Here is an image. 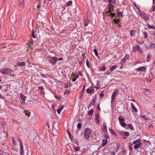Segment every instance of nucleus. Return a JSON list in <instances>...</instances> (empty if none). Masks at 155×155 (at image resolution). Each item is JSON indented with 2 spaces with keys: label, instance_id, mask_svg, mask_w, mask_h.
Listing matches in <instances>:
<instances>
[{
  "label": "nucleus",
  "instance_id": "61",
  "mask_svg": "<svg viewBox=\"0 0 155 155\" xmlns=\"http://www.w3.org/2000/svg\"><path fill=\"white\" fill-rule=\"evenodd\" d=\"M129 148L130 150H131L132 149V147L131 146H129Z\"/></svg>",
  "mask_w": 155,
  "mask_h": 155
},
{
  "label": "nucleus",
  "instance_id": "9",
  "mask_svg": "<svg viewBox=\"0 0 155 155\" xmlns=\"http://www.w3.org/2000/svg\"><path fill=\"white\" fill-rule=\"evenodd\" d=\"M138 71H144L145 72L146 71V68L144 67H141L137 68V69Z\"/></svg>",
  "mask_w": 155,
  "mask_h": 155
},
{
  "label": "nucleus",
  "instance_id": "58",
  "mask_svg": "<svg viewBox=\"0 0 155 155\" xmlns=\"http://www.w3.org/2000/svg\"><path fill=\"white\" fill-rule=\"evenodd\" d=\"M152 11L154 12L155 11V6H153L152 7Z\"/></svg>",
  "mask_w": 155,
  "mask_h": 155
},
{
  "label": "nucleus",
  "instance_id": "51",
  "mask_svg": "<svg viewBox=\"0 0 155 155\" xmlns=\"http://www.w3.org/2000/svg\"><path fill=\"white\" fill-rule=\"evenodd\" d=\"M100 87V85L99 84L97 83V85L95 87L97 89H99Z\"/></svg>",
  "mask_w": 155,
  "mask_h": 155
},
{
  "label": "nucleus",
  "instance_id": "47",
  "mask_svg": "<svg viewBox=\"0 0 155 155\" xmlns=\"http://www.w3.org/2000/svg\"><path fill=\"white\" fill-rule=\"evenodd\" d=\"M106 69V67L105 66H104L101 68V70L102 71H105Z\"/></svg>",
  "mask_w": 155,
  "mask_h": 155
},
{
  "label": "nucleus",
  "instance_id": "52",
  "mask_svg": "<svg viewBox=\"0 0 155 155\" xmlns=\"http://www.w3.org/2000/svg\"><path fill=\"white\" fill-rule=\"evenodd\" d=\"M128 100L130 101H132L134 102H135V101L133 99H131V98H130L129 97H128Z\"/></svg>",
  "mask_w": 155,
  "mask_h": 155
},
{
  "label": "nucleus",
  "instance_id": "29",
  "mask_svg": "<svg viewBox=\"0 0 155 155\" xmlns=\"http://www.w3.org/2000/svg\"><path fill=\"white\" fill-rule=\"evenodd\" d=\"M25 114L26 116L29 117L30 115V112L29 111L26 110L25 112Z\"/></svg>",
  "mask_w": 155,
  "mask_h": 155
},
{
  "label": "nucleus",
  "instance_id": "2",
  "mask_svg": "<svg viewBox=\"0 0 155 155\" xmlns=\"http://www.w3.org/2000/svg\"><path fill=\"white\" fill-rule=\"evenodd\" d=\"M140 139H138L136 140H134L132 142L133 144H135L134 146V148L135 149H137L139 148L141 145L142 143L140 142Z\"/></svg>",
  "mask_w": 155,
  "mask_h": 155
},
{
  "label": "nucleus",
  "instance_id": "42",
  "mask_svg": "<svg viewBox=\"0 0 155 155\" xmlns=\"http://www.w3.org/2000/svg\"><path fill=\"white\" fill-rule=\"evenodd\" d=\"M70 92V91L68 90H67L64 92V94H66L67 93H69Z\"/></svg>",
  "mask_w": 155,
  "mask_h": 155
},
{
  "label": "nucleus",
  "instance_id": "21",
  "mask_svg": "<svg viewBox=\"0 0 155 155\" xmlns=\"http://www.w3.org/2000/svg\"><path fill=\"white\" fill-rule=\"evenodd\" d=\"M72 4V1H69L66 4L65 6L67 7L71 6Z\"/></svg>",
  "mask_w": 155,
  "mask_h": 155
},
{
  "label": "nucleus",
  "instance_id": "13",
  "mask_svg": "<svg viewBox=\"0 0 155 155\" xmlns=\"http://www.w3.org/2000/svg\"><path fill=\"white\" fill-rule=\"evenodd\" d=\"M127 129H130L131 130H134L133 125L132 124H127Z\"/></svg>",
  "mask_w": 155,
  "mask_h": 155
},
{
  "label": "nucleus",
  "instance_id": "31",
  "mask_svg": "<svg viewBox=\"0 0 155 155\" xmlns=\"http://www.w3.org/2000/svg\"><path fill=\"white\" fill-rule=\"evenodd\" d=\"M109 131L112 134L114 135H115V133L113 129H109Z\"/></svg>",
  "mask_w": 155,
  "mask_h": 155
},
{
  "label": "nucleus",
  "instance_id": "23",
  "mask_svg": "<svg viewBox=\"0 0 155 155\" xmlns=\"http://www.w3.org/2000/svg\"><path fill=\"white\" fill-rule=\"evenodd\" d=\"M20 97L22 101H23L24 102H25L26 100V97L24 96L23 95L21 94Z\"/></svg>",
  "mask_w": 155,
  "mask_h": 155
},
{
  "label": "nucleus",
  "instance_id": "49",
  "mask_svg": "<svg viewBox=\"0 0 155 155\" xmlns=\"http://www.w3.org/2000/svg\"><path fill=\"white\" fill-rule=\"evenodd\" d=\"M33 41L32 40H30L29 43L28 44V45H29V46H30V45H31L32 43H33Z\"/></svg>",
  "mask_w": 155,
  "mask_h": 155
},
{
  "label": "nucleus",
  "instance_id": "41",
  "mask_svg": "<svg viewBox=\"0 0 155 155\" xmlns=\"http://www.w3.org/2000/svg\"><path fill=\"white\" fill-rule=\"evenodd\" d=\"M123 127H125L126 126V124L125 122H122L120 124Z\"/></svg>",
  "mask_w": 155,
  "mask_h": 155
},
{
  "label": "nucleus",
  "instance_id": "5",
  "mask_svg": "<svg viewBox=\"0 0 155 155\" xmlns=\"http://www.w3.org/2000/svg\"><path fill=\"white\" fill-rule=\"evenodd\" d=\"M137 51L140 54H142L143 53L142 49L140 48L139 45H136L133 48V51L135 52Z\"/></svg>",
  "mask_w": 155,
  "mask_h": 155
},
{
  "label": "nucleus",
  "instance_id": "37",
  "mask_svg": "<svg viewBox=\"0 0 155 155\" xmlns=\"http://www.w3.org/2000/svg\"><path fill=\"white\" fill-rule=\"evenodd\" d=\"M83 95V92L82 91L80 93L79 98L80 99H81V98L82 97V96Z\"/></svg>",
  "mask_w": 155,
  "mask_h": 155
},
{
  "label": "nucleus",
  "instance_id": "50",
  "mask_svg": "<svg viewBox=\"0 0 155 155\" xmlns=\"http://www.w3.org/2000/svg\"><path fill=\"white\" fill-rule=\"evenodd\" d=\"M32 37L33 38H35V36L34 33L33 31H32Z\"/></svg>",
  "mask_w": 155,
  "mask_h": 155
},
{
  "label": "nucleus",
  "instance_id": "33",
  "mask_svg": "<svg viewBox=\"0 0 155 155\" xmlns=\"http://www.w3.org/2000/svg\"><path fill=\"white\" fill-rule=\"evenodd\" d=\"M117 150L116 149H114V150L113 151L111 152V153L112 155H114L115 154V153L117 152Z\"/></svg>",
  "mask_w": 155,
  "mask_h": 155
},
{
  "label": "nucleus",
  "instance_id": "60",
  "mask_svg": "<svg viewBox=\"0 0 155 155\" xmlns=\"http://www.w3.org/2000/svg\"><path fill=\"white\" fill-rule=\"evenodd\" d=\"M12 143L13 144H14V145H15V141H14V138L13 137H12Z\"/></svg>",
  "mask_w": 155,
  "mask_h": 155
},
{
  "label": "nucleus",
  "instance_id": "14",
  "mask_svg": "<svg viewBox=\"0 0 155 155\" xmlns=\"http://www.w3.org/2000/svg\"><path fill=\"white\" fill-rule=\"evenodd\" d=\"M117 93H118L116 91H115L113 93L112 97H111V99H112L111 101V103L112 102H113V101L114 100L115 98V97L116 96V95Z\"/></svg>",
  "mask_w": 155,
  "mask_h": 155
},
{
  "label": "nucleus",
  "instance_id": "11",
  "mask_svg": "<svg viewBox=\"0 0 155 155\" xmlns=\"http://www.w3.org/2000/svg\"><path fill=\"white\" fill-rule=\"evenodd\" d=\"M17 140L20 143V152H23V144L21 143V140L20 139L18 138Z\"/></svg>",
  "mask_w": 155,
  "mask_h": 155
},
{
  "label": "nucleus",
  "instance_id": "16",
  "mask_svg": "<svg viewBox=\"0 0 155 155\" xmlns=\"http://www.w3.org/2000/svg\"><path fill=\"white\" fill-rule=\"evenodd\" d=\"M107 139H103V140H102V147H104V146H105L107 143Z\"/></svg>",
  "mask_w": 155,
  "mask_h": 155
},
{
  "label": "nucleus",
  "instance_id": "19",
  "mask_svg": "<svg viewBox=\"0 0 155 155\" xmlns=\"http://www.w3.org/2000/svg\"><path fill=\"white\" fill-rule=\"evenodd\" d=\"M150 49H153L155 47V44L153 43H150L149 44Z\"/></svg>",
  "mask_w": 155,
  "mask_h": 155
},
{
  "label": "nucleus",
  "instance_id": "62",
  "mask_svg": "<svg viewBox=\"0 0 155 155\" xmlns=\"http://www.w3.org/2000/svg\"><path fill=\"white\" fill-rule=\"evenodd\" d=\"M85 86H84L82 88V91L83 92H84L85 90Z\"/></svg>",
  "mask_w": 155,
  "mask_h": 155
},
{
  "label": "nucleus",
  "instance_id": "32",
  "mask_svg": "<svg viewBox=\"0 0 155 155\" xmlns=\"http://www.w3.org/2000/svg\"><path fill=\"white\" fill-rule=\"evenodd\" d=\"M93 111H94V110H93L91 109L88 112V114L89 115H91L93 113Z\"/></svg>",
  "mask_w": 155,
  "mask_h": 155
},
{
  "label": "nucleus",
  "instance_id": "12",
  "mask_svg": "<svg viewBox=\"0 0 155 155\" xmlns=\"http://www.w3.org/2000/svg\"><path fill=\"white\" fill-rule=\"evenodd\" d=\"M103 132L104 133H106L107 132V127L106 124L104 122L103 124Z\"/></svg>",
  "mask_w": 155,
  "mask_h": 155
},
{
  "label": "nucleus",
  "instance_id": "26",
  "mask_svg": "<svg viewBox=\"0 0 155 155\" xmlns=\"http://www.w3.org/2000/svg\"><path fill=\"white\" fill-rule=\"evenodd\" d=\"M151 55L149 54H148L147 56V61L149 62L150 61L149 59L151 57Z\"/></svg>",
  "mask_w": 155,
  "mask_h": 155
},
{
  "label": "nucleus",
  "instance_id": "34",
  "mask_svg": "<svg viewBox=\"0 0 155 155\" xmlns=\"http://www.w3.org/2000/svg\"><path fill=\"white\" fill-rule=\"evenodd\" d=\"M114 22L116 24H117L120 21V20L118 18L115 19L113 20Z\"/></svg>",
  "mask_w": 155,
  "mask_h": 155
},
{
  "label": "nucleus",
  "instance_id": "25",
  "mask_svg": "<svg viewBox=\"0 0 155 155\" xmlns=\"http://www.w3.org/2000/svg\"><path fill=\"white\" fill-rule=\"evenodd\" d=\"M89 23V20L87 19L85 20L84 21V24L85 27H86Z\"/></svg>",
  "mask_w": 155,
  "mask_h": 155
},
{
  "label": "nucleus",
  "instance_id": "8",
  "mask_svg": "<svg viewBox=\"0 0 155 155\" xmlns=\"http://www.w3.org/2000/svg\"><path fill=\"white\" fill-rule=\"evenodd\" d=\"M51 62L53 64H55L57 61V58L56 57H51Z\"/></svg>",
  "mask_w": 155,
  "mask_h": 155
},
{
  "label": "nucleus",
  "instance_id": "56",
  "mask_svg": "<svg viewBox=\"0 0 155 155\" xmlns=\"http://www.w3.org/2000/svg\"><path fill=\"white\" fill-rule=\"evenodd\" d=\"M38 89H40L42 91H43V88L42 86H39L38 87Z\"/></svg>",
  "mask_w": 155,
  "mask_h": 155
},
{
  "label": "nucleus",
  "instance_id": "18",
  "mask_svg": "<svg viewBox=\"0 0 155 155\" xmlns=\"http://www.w3.org/2000/svg\"><path fill=\"white\" fill-rule=\"evenodd\" d=\"M131 107L132 109V110L134 111L135 112H137V110L136 109V108L134 106L133 104L132 103H131Z\"/></svg>",
  "mask_w": 155,
  "mask_h": 155
},
{
  "label": "nucleus",
  "instance_id": "28",
  "mask_svg": "<svg viewBox=\"0 0 155 155\" xmlns=\"http://www.w3.org/2000/svg\"><path fill=\"white\" fill-rule=\"evenodd\" d=\"M135 31L134 30H132L130 32V35L131 37L134 36Z\"/></svg>",
  "mask_w": 155,
  "mask_h": 155
},
{
  "label": "nucleus",
  "instance_id": "1",
  "mask_svg": "<svg viewBox=\"0 0 155 155\" xmlns=\"http://www.w3.org/2000/svg\"><path fill=\"white\" fill-rule=\"evenodd\" d=\"M138 12L140 16L146 21H148L150 20V17L149 15L146 14L143 12H142L140 11H138Z\"/></svg>",
  "mask_w": 155,
  "mask_h": 155
},
{
  "label": "nucleus",
  "instance_id": "7",
  "mask_svg": "<svg viewBox=\"0 0 155 155\" xmlns=\"http://www.w3.org/2000/svg\"><path fill=\"white\" fill-rule=\"evenodd\" d=\"M113 5L112 4L110 3L109 5V11L108 12H106V14H108L112 12L113 11Z\"/></svg>",
  "mask_w": 155,
  "mask_h": 155
},
{
  "label": "nucleus",
  "instance_id": "39",
  "mask_svg": "<svg viewBox=\"0 0 155 155\" xmlns=\"http://www.w3.org/2000/svg\"><path fill=\"white\" fill-rule=\"evenodd\" d=\"M94 53L95 54L96 56H98V53L97 52V51L96 49H94Z\"/></svg>",
  "mask_w": 155,
  "mask_h": 155
},
{
  "label": "nucleus",
  "instance_id": "6",
  "mask_svg": "<svg viewBox=\"0 0 155 155\" xmlns=\"http://www.w3.org/2000/svg\"><path fill=\"white\" fill-rule=\"evenodd\" d=\"M94 89L93 87H91L86 90V92L87 94L93 93L94 92Z\"/></svg>",
  "mask_w": 155,
  "mask_h": 155
},
{
  "label": "nucleus",
  "instance_id": "20",
  "mask_svg": "<svg viewBox=\"0 0 155 155\" xmlns=\"http://www.w3.org/2000/svg\"><path fill=\"white\" fill-rule=\"evenodd\" d=\"M147 28L149 29H152L153 30L155 29V27L152 26V25H151L148 23H147Z\"/></svg>",
  "mask_w": 155,
  "mask_h": 155
},
{
  "label": "nucleus",
  "instance_id": "53",
  "mask_svg": "<svg viewBox=\"0 0 155 155\" xmlns=\"http://www.w3.org/2000/svg\"><path fill=\"white\" fill-rule=\"evenodd\" d=\"M74 77L75 78H78L79 77V75L78 74L76 75V74H74Z\"/></svg>",
  "mask_w": 155,
  "mask_h": 155
},
{
  "label": "nucleus",
  "instance_id": "48",
  "mask_svg": "<svg viewBox=\"0 0 155 155\" xmlns=\"http://www.w3.org/2000/svg\"><path fill=\"white\" fill-rule=\"evenodd\" d=\"M142 117H143V118L145 120H148V118L147 117H146L144 115H142Z\"/></svg>",
  "mask_w": 155,
  "mask_h": 155
},
{
  "label": "nucleus",
  "instance_id": "44",
  "mask_svg": "<svg viewBox=\"0 0 155 155\" xmlns=\"http://www.w3.org/2000/svg\"><path fill=\"white\" fill-rule=\"evenodd\" d=\"M107 15L109 16V15ZM109 15L110 16L112 17H114L115 15V14L114 13H111Z\"/></svg>",
  "mask_w": 155,
  "mask_h": 155
},
{
  "label": "nucleus",
  "instance_id": "64",
  "mask_svg": "<svg viewBox=\"0 0 155 155\" xmlns=\"http://www.w3.org/2000/svg\"><path fill=\"white\" fill-rule=\"evenodd\" d=\"M104 94H103L102 93H101L100 94V97H102V96H104Z\"/></svg>",
  "mask_w": 155,
  "mask_h": 155
},
{
  "label": "nucleus",
  "instance_id": "3",
  "mask_svg": "<svg viewBox=\"0 0 155 155\" xmlns=\"http://www.w3.org/2000/svg\"><path fill=\"white\" fill-rule=\"evenodd\" d=\"M91 130L89 128H87L84 131V138L86 139H88L91 134Z\"/></svg>",
  "mask_w": 155,
  "mask_h": 155
},
{
  "label": "nucleus",
  "instance_id": "27",
  "mask_svg": "<svg viewBox=\"0 0 155 155\" xmlns=\"http://www.w3.org/2000/svg\"><path fill=\"white\" fill-rule=\"evenodd\" d=\"M118 120L120 122V124L123 122L124 121H125V119L122 118L120 117H119L118 118Z\"/></svg>",
  "mask_w": 155,
  "mask_h": 155
},
{
  "label": "nucleus",
  "instance_id": "59",
  "mask_svg": "<svg viewBox=\"0 0 155 155\" xmlns=\"http://www.w3.org/2000/svg\"><path fill=\"white\" fill-rule=\"evenodd\" d=\"M9 75L10 76H11V77H15V76H16V75L13 74H10Z\"/></svg>",
  "mask_w": 155,
  "mask_h": 155
},
{
  "label": "nucleus",
  "instance_id": "55",
  "mask_svg": "<svg viewBox=\"0 0 155 155\" xmlns=\"http://www.w3.org/2000/svg\"><path fill=\"white\" fill-rule=\"evenodd\" d=\"M99 117V115L98 114H95V119H98Z\"/></svg>",
  "mask_w": 155,
  "mask_h": 155
},
{
  "label": "nucleus",
  "instance_id": "57",
  "mask_svg": "<svg viewBox=\"0 0 155 155\" xmlns=\"http://www.w3.org/2000/svg\"><path fill=\"white\" fill-rule=\"evenodd\" d=\"M95 122H96V123L97 124H98L99 123V122L98 119H95Z\"/></svg>",
  "mask_w": 155,
  "mask_h": 155
},
{
  "label": "nucleus",
  "instance_id": "22",
  "mask_svg": "<svg viewBox=\"0 0 155 155\" xmlns=\"http://www.w3.org/2000/svg\"><path fill=\"white\" fill-rule=\"evenodd\" d=\"M64 108V107L63 106H61L60 107H59V108L57 110V113L58 114H60L61 111Z\"/></svg>",
  "mask_w": 155,
  "mask_h": 155
},
{
  "label": "nucleus",
  "instance_id": "54",
  "mask_svg": "<svg viewBox=\"0 0 155 155\" xmlns=\"http://www.w3.org/2000/svg\"><path fill=\"white\" fill-rule=\"evenodd\" d=\"M68 87V86L67 84H66V83L64 84V87L65 88H67Z\"/></svg>",
  "mask_w": 155,
  "mask_h": 155
},
{
  "label": "nucleus",
  "instance_id": "46",
  "mask_svg": "<svg viewBox=\"0 0 155 155\" xmlns=\"http://www.w3.org/2000/svg\"><path fill=\"white\" fill-rule=\"evenodd\" d=\"M77 127L78 128H81V124L80 123H78L77 125Z\"/></svg>",
  "mask_w": 155,
  "mask_h": 155
},
{
  "label": "nucleus",
  "instance_id": "45",
  "mask_svg": "<svg viewBox=\"0 0 155 155\" xmlns=\"http://www.w3.org/2000/svg\"><path fill=\"white\" fill-rule=\"evenodd\" d=\"M122 13L121 12H119L117 13L119 17L121 16L122 15Z\"/></svg>",
  "mask_w": 155,
  "mask_h": 155
},
{
  "label": "nucleus",
  "instance_id": "43",
  "mask_svg": "<svg viewBox=\"0 0 155 155\" xmlns=\"http://www.w3.org/2000/svg\"><path fill=\"white\" fill-rule=\"evenodd\" d=\"M86 64L87 66L89 68L90 66H89V61H88V60H87L86 61Z\"/></svg>",
  "mask_w": 155,
  "mask_h": 155
},
{
  "label": "nucleus",
  "instance_id": "10",
  "mask_svg": "<svg viewBox=\"0 0 155 155\" xmlns=\"http://www.w3.org/2000/svg\"><path fill=\"white\" fill-rule=\"evenodd\" d=\"M119 134L123 139H125L126 137V132L121 131L119 133Z\"/></svg>",
  "mask_w": 155,
  "mask_h": 155
},
{
  "label": "nucleus",
  "instance_id": "63",
  "mask_svg": "<svg viewBox=\"0 0 155 155\" xmlns=\"http://www.w3.org/2000/svg\"><path fill=\"white\" fill-rule=\"evenodd\" d=\"M20 154L21 155H24V153L23 152H20Z\"/></svg>",
  "mask_w": 155,
  "mask_h": 155
},
{
  "label": "nucleus",
  "instance_id": "38",
  "mask_svg": "<svg viewBox=\"0 0 155 155\" xmlns=\"http://www.w3.org/2000/svg\"><path fill=\"white\" fill-rule=\"evenodd\" d=\"M134 5L135 6V7L136 8H137V9L138 10V11H140V8H139V6H137V5H136V4L135 3L134 4Z\"/></svg>",
  "mask_w": 155,
  "mask_h": 155
},
{
  "label": "nucleus",
  "instance_id": "40",
  "mask_svg": "<svg viewBox=\"0 0 155 155\" xmlns=\"http://www.w3.org/2000/svg\"><path fill=\"white\" fill-rule=\"evenodd\" d=\"M55 97L59 100H60L61 99V97L59 95H56L55 96Z\"/></svg>",
  "mask_w": 155,
  "mask_h": 155
},
{
  "label": "nucleus",
  "instance_id": "24",
  "mask_svg": "<svg viewBox=\"0 0 155 155\" xmlns=\"http://www.w3.org/2000/svg\"><path fill=\"white\" fill-rule=\"evenodd\" d=\"M117 67V66L116 65H114L112 66L110 68V70L111 71H112L114 70Z\"/></svg>",
  "mask_w": 155,
  "mask_h": 155
},
{
  "label": "nucleus",
  "instance_id": "4",
  "mask_svg": "<svg viewBox=\"0 0 155 155\" xmlns=\"http://www.w3.org/2000/svg\"><path fill=\"white\" fill-rule=\"evenodd\" d=\"M12 69L8 68L0 70V72L4 74H8L12 72Z\"/></svg>",
  "mask_w": 155,
  "mask_h": 155
},
{
  "label": "nucleus",
  "instance_id": "36",
  "mask_svg": "<svg viewBox=\"0 0 155 155\" xmlns=\"http://www.w3.org/2000/svg\"><path fill=\"white\" fill-rule=\"evenodd\" d=\"M126 61V58L125 57H124V58L122 59L121 62V64H123Z\"/></svg>",
  "mask_w": 155,
  "mask_h": 155
},
{
  "label": "nucleus",
  "instance_id": "30",
  "mask_svg": "<svg viewBox=\"0 0 155 155\" xmlns=\"http://www.w3.org/2000/svg\"><path fill=\"white\" fill-rule=\"evenodd\" d=\"M80 148L74 146L73 147V149L75 151H79L80 150Z\"/></svg>",
  "mask_w": 155,
  "mask_h": 155
},
{
  "label": "nucleus",
  "instance_id": "35",
  "mask_svg": "<svg viewBox=\"0 0 155 155\" xmlns=\"http://www.w3.org/2000/svg\"><path fill=\"white\" fill-rule=\"evenodd\" d=\"M143 35H144V37L145 38H147L148 37V35L147 33V32H144L143 33Z\"/></svg>",
  "mask_w": 155,
  "mask_h": 155
},
{
  "label": "nucleus",
  "instance_id": "17",
  "mask_svg": "<svg viewBox=\"0 0 155 155\" xmlns=\"http://www.w3.org/2000/svg\"><path fill=\"white\" fill-rule=\"evenodd\" d=\"M95 103V100L94 99L92 100L91 102L89 104L88 108L90 107H91V106H94V105Z\"/></svg>",
  "mask_w": 155,
  "mask_h": 155
},
{
  "label": "nucleus",
  "instance_id": "15",
  "mask_svg": "<svg viewBox=\"0 0 155 155\" xmlns=\"http://www.w3.org/2000/svg\"><path fill=\"white\" fill-rule=\"evenodd\" d=\"M17 64L19 66L24 67L25 66L26 64L24 62H18L17 63Z\"/></svg>",
  "mask_w": 155,
  "mask_h": 155
}]
</instances>
